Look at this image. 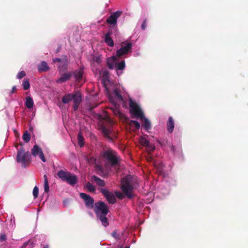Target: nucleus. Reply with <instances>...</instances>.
Segmentation results:
<instances>
[{"label":"nucleus","instance_id":"19","mask_svg":"<svg viewBox=\"0 0 248 248\" xmlns=\"http://www.w3.org/2000/svg\"><path fill=\"white\" fill-rule=\"evenodd\" d=\"M88 161L90 164H94L95 165V167L99 170H102V165L100 164L98 159H96L94 157H91L90 158H87Z\"/></svg>","mask_w":248,"mask_h":248},{"label":"nucleus","instance_id":"25","mask_svg":"<svg viewBox=\"0 0 248 248\" xmlns=\"http://www.w3.org/2000/svg\"><path fill=\"white\" fill-rule=\"evenodd\" d=\"M105 43L109 46H114V42L110 36L109 33H107L105 37Z\"/></svg>","mask_w":248,"mask_h":248},{"label":"nucleus","instance_id":"43","mask_svg":"<svg viewBox=\"0 0 248 248\" xmlns=\"http://www.w3.org/2000/svg\"><path fill=\"white\" fill-rule=\"evenodd\" d=\"M6 240V236L5 234H2L0 235V241L3 242Z\"/></svg>","mask_w":248,"mask_h":248},{"label":"nucleus","instance_id":"7","mask_svg":"<svg viewBox=\"0 0 248 248\" xmlns=\"http://www.w3.org/2000/svg\"><path fill=\"white\" fill-rule=\"evenodd\" d=\"M103 156L110 164V167H112L118 162V158L115 152L111 150H108L104 153Z\"/></svg>","mask_w":248,"mask_h":248},{"label":"nucleus","instance_id":"6","mask_svg":"<svg viewBox=\"0 0 248 248\" xmlns=\"http://www.w3.org/2000/svg\"><path fill=\"white\" fill-rule=\"evenodd\" d=\"M31 156L29 151L26 152L23 148H21L17 151L16 161L20 163L23 167L26 168L27 163L30 161Z\"/></svg>","mask_w":248,"mask_h":248},{"label":"nucleus","instance_id":"38","mask_svg":"<svg viewBox=\"0 0 248 248\" xmlns=\"http://www.w3.org/2000/svg\"><path fill=\"white\" fill-rule=\"evenodd\" d=\"M25 76H26L25 72L23 71H22L18 73V74L17 75L16 78H17L20 79H21L22 78H23V77H24Z\"/></svg>","mask_w":248,"mask_h":248},{"label":"nucleus","instance_id":"21","mask_svg":"<svg viewBox=\"0 0 248 248\" xmlns=\"http://www.w3.org/2000/svg\"><path fill=\"white\" fill-rule=\"evenodd\" d=\"M37 69L40 72H46L49 69L47 63L45 61H42L38 65Z\"/></svg>","mask_w":248,"mask_h":248},{"label":"nucleus","instance_id":"16","mask_svg":"<svg viewBox=\"0 0 248 248\" xmlns=\"http://www.w3.org/2000/svg\"><path fill=\"white\" fill-rule=\"evenodd\" d=\"M72 76V72L65 73L62 75L61 77L56 80L57 83H62L69 80Z\"/></svg>","mask_w":248,"mask_h":248},{"label":"nucleus","instance_id":"39","mask_svg":"<svg viewBox=\"0 0 248 248\" xmlns=\"http://www.w3.org/2000/svg\"><path fill=\"white\" fill-rule=\"evenodd\" d=\"M131 123L137 129H139L140 128V123L138 121H132Z\"/></svg>","mask_w":248,"mask_h":248},{"label":"nucleus","instance_id":"26","mask_svg":"<svg viewBox=\"0 0 248 248\" xmlns=\"http://www.w3.org/2000/svg\"><path fill=\"white\" fill-rule=\"evenodd\" d=\"M73 95L72 93L65 94L62 98V102L64 104H67L73 99Z\"/></svg>","mask_w":248,"mask_h":248},{"label":"nucleus","instance_id":"40","mask_svg":"<svg viewBox=\"0 0 248 248\" xmlns=\"http://www.w3.org/2000/svg\"><path fill=\"white\" fill-rule=\"evenodd\" d=\"M160 192L163 195V196H165V195L169 194L170 189L169 188H165L164 189L162 188L160 190Z\"/></svg>","mask_w":248,"mask_h":248},{"label":"nucleus","instance_id":"33","mask_svg":"<svg viewBox=\"0 0 248 248\" xmlns=\"http://www.w3.org/2000/svg\"><path fill=\"white\" fill-rule=\"evenodd\" d=\"M123 235V233L115 231L112 233V236L116 239L119 240Z\"/></svg>","mask_w":248,"mask_h":248},{"label":"nucleus","instance_id":"11","mask_svg":"<svg viewBox=\"0 0 248 248\" xmlns=\"http://www.w3.org/2000/svg\"><path fill=\"white\" fill-rule=\"evenodd\" d=\"M31 154L34 156H38L40 159L43 162H46V159L44 156L42 149L39 146L37 145H35L33 146V148L31 149Z\"/></svg>","mask_w":248,"mask_h":248},{"label":"nucleus","instance_id":"50","mask_svg":"<svg viewBox=\"0 0 248 248\" xmlns=\"http://www.w3.org/2000/svg\"><path fill=\"white\" fill-rule=\"evenodd\" d=\"M59 68L60 70L61 71V65H59Z\"/></svg>","mask_w":248,"mask_h":248},{"label":"nucleus","instance_id":"10","mask_svg":"<svg viewBox=\"0 0 248 248\" xmlns=\"http://www.w3.org/2000/svg\"><path fill=\"white\" fill-rule=\"evenodd\" d=\"M100 191L109 203L114 204L116 202V198L112 192L104 188H101Z\"/></svg>","mask_w":248,"mask_h":248},{"label":"nucleus","instance_id":"49","mask_svg":"<svg viewBox=\"0 0 248 248\" xmlns=\"http://www.w3.org/2000/svg\"><path fill=\"white\" fill-rule=\"evenodd\" d=\"M171 150L172 151V152H173V153H174L175 150H174V146H172V147H171Z\"/></svg>","mask_w":248,"mask_h":248},{"label":"nucleus","instance_id":"3","mask_svg":"<svg viewBox=\"0 0 248 248\" xmlns=\"http://www.w3.org/2000/svg\"><path fill=\"white\" fill-rule=\"evenodd\" d=\"M94 211L97 218L101 221L104 227L108 225V218L106 216L109 212L108 206L103 202L99 201L95 203Z\"/></svg>","mask_w":248,"mask_h":248},{"label":"nucleus","instance_id":"46","mask_svg":"<svg viewBox=\"0 0 248 248\" xmlns=\"http://www.w3.org/2000/svg\"><path fill=\"white\" fill-rule=\"evenodd\" d=\"M16 86H14L13 87H12V89L11 90V93L12 94L14 93L15 91L16 90Z\"/></svg>","mask_w":248,"mask_h":248},{"label":"nucleus","instance_id":"29","mask_svg":"<svg viewBox=\"0 0 248 248\" xmlns=\"http://www.w3.org/2000/svg\"><path fill=\"white\" fill-rule=\"evenodd\" d=\"M164 181L166 182L167 186H170V185L174 186L176 183L175 180L172 178H167L164 176Z\"/></svg>","mask_w":248,"mask_h":248},{"label":"nucleus","instance_id":"47","mask_svg":"<svg viewBox=\"0 0 248 248\" xmlns=\"http://www.w3.org/2000/svg\"><path fill=\"white\" fill-rule=\"evenodd\" d=\"M44 182L48 181L47 176L46 174L44 175Z\"/></svg>","mask_w":248,"mask_h":248},{"label":"nucleus","instance_id":"28","mask_svg":"<svg viewBox=\"0 0 248 248\" xmlns=\"http://www.w3.org/2000/svg\"><path fill=\"white\" fill-rule=\"evenodd\" d=\"M73 102L74 103L79 104L81 101V96L79 93H76L73 94Z\"/></svg>","mask_w":248,"mask_h":248},{"label":"nucleus","instance_id":"23","mask_svg":"<svg viewBox=\"0 0 248 248\" xmlns=\"http://www.w3.org/2000/svg\"><path fill=\"white\" fill-rule=\"evenodd\" d=\"M154 164L156 168L157 171L159 173L160 175H164V165L161 162L158 163L157 162L154 161Z\"/></svg>","mask_w":248,"mask_h":248},{"label":"nucleus","instance_id":"5","mask_svg":"<svg viewBox=\"0 0 248 248\" xmlns=\"http://www.w3.org/2000/svg\"><path fill=\"white\" fill-rule=\"evenodd\" d=\"M57 175L62 181L66 182L71 186H74L78 182L76 176L68 171L63 170H59L57 173Z\"/></svg>","mask_w":248,"mask_h":248},{"label":"nucleus","instance_id":"45","mask_svg":"<svg viewBox=\"0 0 248 248\" xmlns=\"http://www.w3.org/2000/svg\"><path fill=\"white\" fill-rule=\"evenodd\" d=\"M79 104L74 103V105L73 106V108L74 110H77L78 109Z\"/></svg>","mask_w":248,"mask_h":248},{"label":"nucleus","instance_id":"37","mask_svg":"<svg viewBox=\"0 0 248 248\" xmlns=\"http://www.w3.org/2000/svg\"><path fill=\"white\" fill-rule=\"evenodd\" d=\"M44 191L46 193H48L49 191V187L48 185V182L46 181L44 182Z\"/></svg>","mask_w":248,"mask_h":248},{"label":"nucleus","instance_id":"31","mask_svg":"<svg viewBox=\"0 0 248 248\" xmlns=\"http://www.w3.org/2000/svg\"><path fill=\"white\" fill-rule=\"evenodd\" d=\"M78 144H79V146L80 147L83 146V145L84 144V138L82 136L81 132H79L78 133Z\"/></svg>","mask_w":248,"mask_h":248},{"label":"nucleus","instance_id":"9","mask_svg":"<svg viewBox=\"0 0 248 248\" xmlns=\"http://www.w3.org/2000/svg\"><path fill=\"white\" fill-rule=\"evenodd\" d=\"M132 48L131 43H123L121 48L117 51L116 55L120 57L127 54Z\"/></svg>","mask_w":248,"mask_h":248},{"label":"nucleus","instance_id":"34","mask_svg":"<svg viewBox=\"0 0 248 248\" xmlns=\"http://www.w3.org/2000/svg\"><path fill=\"white\" fill-rule=\"evenodd\" d=\"M86 187L90 192H94L95 191V186L90 183L87 184Z\"/></svg>","mask_w":248,"mask_h":248},{"label":"nucleus","instance_id":"2","mask_svg":"<svg viewBox=\"0 0 248 248\" xmlns=\"http://www.w3.org/2000/svg\"><path fill=\"white\" fill-rule=\"evenodd\" d=\"M129 104L131 113L136 117L142 120L141 125L144 127L147 132L151 130L152 125L151 122L147 118L145 117L144 114L139 105L130 97L127 99V105Z\"/></svg>","mask_w":248,"mask_h":248},{"label":"nucleus","instance_id":"13","mask_svg":"<svg viewBox=\"0 0 248 248\" xmlns=\"http://www.w3.org/2000/svg\"><path fill=\"white\" fill-rule=\"evenodd\" d=\"M72 73L76 82H79L83 79L84 68L80 67Z\"/></svg>","mask_w":248,"mask_h":248},{"label":"nucleus","instance_id":"27","mask_svg":"<svg viewBox=\"0 0 248 248\" xmlns=\"http://www.w3.org/2000/svg\"><path fill=\"white\" fill-rule=\"evenodd\" d=\"M53 62L54 63H55L57 62H60L61 64H62L63 65V66H64V68H66L67 64V62L66 59L65 58L62 59H60V58L53 59Z\"/></svg>","mask_w":248,"mask_h":248},{"label":"nucleus","instance_id":"44","mask_svg":"<svg viewBox=\"0 0 248 248\" xmlns=\"http://www.w3.org/2000/svg\"><path fill=\"white\" fill-rule=\"evenodd\" d=\"M117 248H130V246L127 245L124 247V244H120L118 245Z\"/></svg>","mask_w":248,"mask_h":248},{"label":"nucleus","instance_id":"1","mask_svg":"<svg viewBox=\"0 0 248 248\" xmlns=\"http://www.w3.org/2000/svg\"><path fill=\"white\" fill-rule=\"evenodd\" d=\"M99 72L105 93L112 105L111 109L116 116L121 117L122 114L120 110V107L122 105L124 108H127V99L129 96L123 87L115 86L110 81L107 70H102Z\"/></svg>","mask_w":248,"mask_h":248},{"label":"nucleus","instance_id":"41","mask_svg":"<svg viewBox=\"0 0 248 248\" xmlns=\"http://www.w3.org/2000/svg\"><path fill=\"white\" fill-rule=\"evenodd\" d=\"M115 196L118 197L120 199H122L124 198V195L122 193L119 191H116L115 192Z\"/></svg>","mask_w":248,"mask_h":248},{"label":"nucleus","instance_id":"22","mask_svg":"<svg viewBox=\"0 0 248 248\" xmlns=\"http://www.w3.org/2000/svg\"><path fill=\"white\" fill-rule=\"evenodd\" d=\"M25 104L28 109H31L34 106V102L32 98L30 96H28L25 98Z\"/></svg>","mask_w":248,"mask_h":248},{"label":"nucleus","instance_id":"15","mask_svg":"<svg viewBox=\"0 0 248 248\" xmlns=\"http://www.w3.org/2000/svg\"><path fill=\"white\" fill-rule=\"evenodd\" d=\"M139 141L142 145L147 147L151 152L153 151L155 149V146L151 144L148 139L145 137H141Z\"/></svg>","mask_w":248,"mask_h":248},{"label":"nucleus","instance_id":"18","mask_svg":"<svg viewBox=\"0 0 248 248\" xmlns=\"http://www.w3.org/2000/svg\"><path fill=\"white\" fill-rule=\"evenodd\" d=\"M118 60L115 56H112L107 59V64L108 67L112 69L115 67Z\"/></svg>","mask_w":248,"mask_h":248},{"label":"nucleus","instance_id":"35","mask_svg":"<svg viewBox=\"0 0 248 248\" xmlns=\"http://www.w3.org/2000/svg\"><path fill=\"white\" fill-rule=\"evenodd\" d=\"M23 139L25 142H28L31 139L30 134L27 131L25 132L23 136Z\"/></svg>","mask_w":248,"mask_h":248},{"label":"nucleus","instance_id":"32","mask_svg":"<svg viewBox=\"0 0 248 248\" xmlns=\"http://www.w3.org/2000/svg\"><path fill=\"white\" fill-rule=\"evenodd\" d=\"M101 131L105 136L108 137L111 134V130L104 126H102Z\"/></svg>","mask_w":248,"mask_h":248},{"label":"nucleus","instance_id":"20","mask_svg":"<svg viewBox=\"0 0 248 248\" xmlns=\"http://www.w3.org/2000/svg\"><path fill=\"white\" fill-rule=\"evenodd\" d=\"M174 127V120L171 117H170L167 123V128L168 132L170 133H171L173 131Z\"/></svg>","mask_w":248,"mask_h":248},{"label":"nucleus","instance_id":"36","mask_svg":"<svg viewBox=\"0 0 248 248\" xmlns=\"http://www.w3.org/2000/svg\"><path fill=\"white\" fill-rule=\"evenodd\" d=\"M39 189L37 186H35L33 189V195L34 199H36L38 196Z\"/></svg>","mask_w":248,"mask_h":248},{"label":"nucleus","instance_id":"48","mask_svg":"<svg viewBox=\"0 0 248 248\" xmlns=\"http://www.w3.org/2000/svg\"><path fill=\"white\" fill-rule=\"evenodd\" d=\"M43 248H49V246H48V245L47 244H46V245L44 246Z\"/></svg>","mask_w":248,"mask_h":248},{"label":"nucleus","instance_id":"17","mask_svg":"<svg viewBox=\"0 0 248 248\" xmlns=\"http://www.w3.org/2000/svg\"><path fill=\"white\" fill-rule=\"evenodd\" d=\"M125 62L124 61H122L120 62H118L117 61L115 67L116 68V71L117 73V75L119 76L122 74V72H119L120 70H123L125 68Z\"/></svg>","mask_w":248,"mask_h":248},{"label":"nucleus","instance_id":"4","mask_svg":"<svg viewBox=\"0 0 248 248\" xmlns=\"http://www.w3.org/2000/svg\"><path fill=\"white\" fill-rule=\"evenodd\" d=\"M134 181L131 175H127L122 180L121 189L125 195L129 198L132 197V192L134 189Z\"/></svg>","mask_w":248,"mask_h":248},{"label":"nucleus","instance_id":"12","mask_svg":"<svg viewBox=\"0 0 248 248\" xmlns=\"http://www.w3.org/2000/svg\"><path fill=\"white\" fill-rule=\"evenodd\" d=\"M79 195L84 200L86 206L89 208H93L94 204V200L89 195L84 193H80Z\"/></svg>","mask_w":248,"mask_h":248},{"label":"nucleus","instance_id":"8","mask_svg":"<svg viewBox=\"0 0 248 248\" xmlns=\"http://www.w3.org/2000/svg\"><path fill=\"white\" fill-rule=\"evenodd\" d=\"M122 14V12L121 11H117L112 13L107 19V23L110 25L111 27L116 28L118 18L121 16Z\"/></svg>","mask_w":248,"mask_h":248},{"label":"nucleus","instance_id":"51","mask_svg":"<svg viewBox=\"0 0 248 248\" xmlns=\"http://www.w3.org/2000/svg\"><path fill=\"white\" fill-rule=\"evenodd\" d=\"M151 161H154L152 158H151Z\"/></svg>","mask_w":248,"mask_h":248},{"label":"nucleus","instance_id":"24","mask_svg":"<svg viewBox=\"0 0 248 248\" xmlns=\"http://www.w3.org/2000/svg\"><path fill=\"white\" fill-rule=\"evenodd\" d=\"M91 180L93 182L96 183V184L99 186H104L105 185L104 181L96 176H92Z\"/></svg>","mask_w":248,"mask_h":248},{"label":"nucleus","instance_id":"42","mask_svg":"<svg viewBox=\"0 0 248 248\" xmlns=\"http://www.w3.org/2000/svg\"><path fill=\"white\" fill-rule=\"evenodd\" d=\"M146 27H147V20L145 19L143 20V21L141 24V28L142 30H144L146 28Z\"/></svg>","mask_w":248,"mask_h":248},{"label":"nucleus","instance_id":"30","mask_svg":"<svg viewBox=\"0 0 248 248\" xmlns=\"http://www.w3.org/2000/svg\"><path fill=\"white\" fill-rule=\"evenodd\" d=\"M22 86L24 90H27L30 88L31 85L29 79H24L23 80Z\"/></svg>","mask_w":248,"mask_h":248},{"label":"nucleus","instance_id":"14","mask_svg":"<svg viewBox=\"0 0 248 248\" xmlns=\"http://www.w3.org/2000/svg\"><path fill=\"white\" fill-rule=\"evenodd\" d=\"M101 62V57L100 55H95L94 56L91 61V66L92 67L93 70L96 71L95 72L97 71V67L99 65Z\"/></svg>","mask_w":248,"mask_h":248}]
</instances>
